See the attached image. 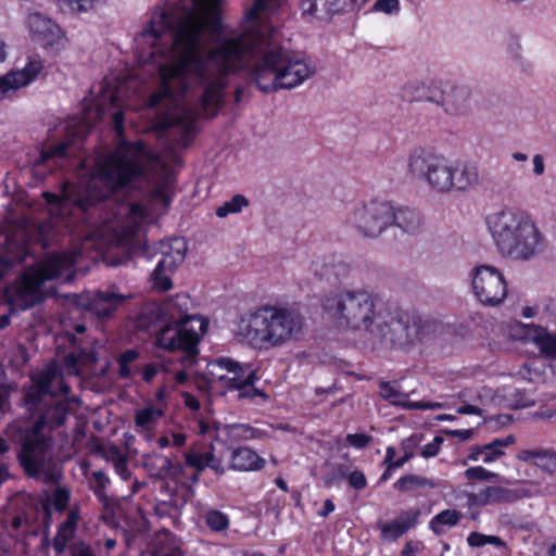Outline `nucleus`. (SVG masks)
<instances>
[{"mask_svg": "<svg viewBox=\"0 0 556 556\" xmlns=\"http://www.w3.org/2000/svg\"><path fill=\"white\" fill-rule=\"evenodd\" d=\"M218 30V11H181L155 45L143 48L135 41L146 62L164 60L157 64L160 87L149 104L165 108L160 126L177 130L182 144L198 117H215L223 108L230 74L249 67L252 80L265 93L293 89L316 74L315 66L282 47L278 36H231L206 50Z\"/></svg>", "mask_w": 556, "mask_h": 556, "instance_id": "1", "label": "nucleus"}, {"mask_svg": "<svg viewBox=\"0 0 556 556\" xmlns=\"http://www.w3.org/2000/svg\"><path fill=\"white\" fill-rule=\"evenodd\" d=\"M113 123L119 137L115 149L84 161V166L90 167L88 178L78 186L65 185L62 197L45 192L48 203L59 205L61 212L79 210L87 213L98 202L125 188H135L141 182H168L167 166L156 154L140 140L123 138V112L113 114Z\"/></svg>", "mask_w": 556, "mask_h": 556, "instance_id": "2", "label": "nucleus"}, {"mask_svg": "<svg viewBox=\"0 0 556 556\" xmlns=\"http://www.w3.org/2000/svg\"><path fill=\"white\" fill-rule=\"evenodd\" d=\"M323 307L338 327L364 333L371 341L406 348L424 341L433 324L392 309L380 298L363 289H343L328 294Z\"/></svg>", "mask_w": 556, "mask_h": 556, "instance_id": "3", "label": "nucleus"}, {"mask_svg": "<svg viewBox=\"0 0 556 556\" xmlns=\"http://www.w3.org/2000/svg\"><path fill=\"white\" fill-rule=\"evenodd\" d=\"M56 378L55 368L47 367L31 375V383L24 388L25 406L37 419L24 438L18 459L29 478L46 484H58L61 472L53 458L51 439L42 430L63 425L68 412V404L52 388Z\"/></svg>", "mask_w": 556, "mask_h": 556, "instance_id": "4", "label": "nucleus"}, {"mask_svg": "<svg viewBox=\"0 0 556 556\" xmlns=\"http://www.w3.org/2000/svg\"><path fill=\"white\" fill-rule=\"evenodd\" d=\"M485 225L497 253L503 257L528 262L544 251L545 236L527 211L501 208L485 217Z\"/></svg>", "mask_w": 556, "mask_h": 556, "instance_id": "5", "label": "nucleus"}, {"mask_svg": "<svg viewBox=\"0 0 556 556\" xmlns=\"http://www.w3.org/2000/svg\"><path fill=\"white\" fill-rule=\"evenodd\" d=\"M407 170L439 194L465 192L480 184L479 168L475 163L454 161L421 147L408 154Z\"/></svg>", "mask_w": 556, "mask_h": 556, "instance_id": "6", "label": "nucleus"}, {"mask_svg": "<svg viewBox=\"0 0 556 556\" xmlns=\"http://www.w3.org/2000/svg\"><path fill=\"white\" fill-rule=\"evenodd\" d=\"M80 254V251H70L45 256L27 268L13 285L7 287L4 291L7 302L20 311L33 307L43 299L42 286L46 281L72 280L74 265Z\"/></svg>", "mask_w": 556, "mask_h": 556, "instance_id": "7", "label": "nucleus"}, {"mask_svg": "<svg viewBox=\"0 0 556 556\" xmlns=\"http://www.w3.org/2000/svg\"><path fill=\"white\" fill-rule=\"evenodd\" d=\"M303 328L304 317L298 311L265 305L243 319L240 330L251 345L269 349L299 340Z\"/></svg>", "mask_w": 556, "mask_h": 556, "instance_id": "8", "label": "nucleus"}, {"mask_svg": "<svg viewBox=\"0 0 556 556\" xmlns=\"http://www.w3.org/2000/svg\"><path fill=\"white\" fill-rule=\"evenodd\" d=\"M148 210L139 204L132 203L128 207L124 224L117 230V237L121 243L129 245L134 251L141 250L142 254L149 258L160 256L157 263L161 268L176 269L180 265L187 252V243L181 238H172L161 240L157 243L148 244L142 226L151 219Z\"/></svg>", "mask_w": 556, "mask_h": 556, "instance_id": "9", "label": "nucleus"}, {"mask_svg": "<svg viewBox=\"0 0 556 556\" xmlns=\"http://www.w3.org/2000/svg\"><path fill=\"white\" fill-rule=\"evenodd\" d=\"M160 305L168 324L184 330L179 333L182 355L178 361L187 369L195 364L199 354L198 344L201 337L206 332L207 324L202 318L189 313L192 303L187 293H178L161 302Z\"/></svg>", "mask_w": 556, "mask_h": 556, "instance_id": "10", "label": "nucleus"}, {"mask_svg": "<svg viewBox=\"0 0 556 556\" xmlns=\"http://www.w3.org/2000/svg\"><path fill=\"white\" fill-rule=\"evenodd\" d=\"M256 371L249 365L222 357L207 365V381L212 388L236 390L238 400L253 401L256 396L267 400V394L255 388Z\"/></svg>", "mask_w": 556, "mask_h": 556, "instance_id": "11", "label": "nucleus"}, {"mask_svg": "<svg viewBox=\"0 0 556 556\" xmlns=\"http://www.w3.org/2000/svg\"><path fill=\"white\" fill-rule=\"evenodd\" d=\"M220 0H190L189 5L173 7L172 4L155 5L149 13L142 29L137 34L135 41L143 48H149L160 41L173 17L181 11H193L197 14L218 11Z\"/></svg>", "mask_w": 556, "mask_h": 556, "instance_id": "12", "label": "nucleus"}, {"mask_svg": "<svg viewBox=\"0 0 556 556\" xmlns=\"http://www.w3.org/2000/svg\"><path fill=\"white\" fill-rule=\"evenodd\" d=\"M392 205L369 201L356 205L348 216V224L361 236L377 238L392 225Z\"/></svg>", "mask_w": 556, "mask_h": 556, "instance_id": "13", "label": "nucleus"}, {"mask_svg": "<svg viewBox=\"0 0 556 556\" xmlns=\"http://www.w3.org/2000/svg\"><path fill=\"white\" fill-rule=\"evenodd\" d=\"M469 279L473 295L484 306H496L507 296L505 276L493 265H476L469 273Z\"/></svg>", "mask_w": 556, "mask_h": 556, "instance_id": "14", "label": "nucleus"}, {"mask_svg": "<svg viewBox=\"0 0 556 556\" xmlns=\"http://www.w3.org/2000/svg\"><path fill=\"white\" fill-rule=\"evenodd\" d=\"M137 327L155 333L156 345L169 352L180 351L181 341H179L180 331L168 324L165 314H163L160 303L146 304L137 318Z\"/></svg>", "mask_w": 556, "mask_h": 556, "instance_id": "15", "label": "nucleus"}, {"mask_svg": "<svg viewBox=\"0 0 556 556\" xmlns=\"http://www.w3.org/2000/svg\"><path fill=\"white\" fill-rule=\"evenodd\" d=\"M473 91L472 88L464 83L443 80L438 106L452 117L468 115L472 110Z\"/></svg>", "mask_w": 556, "mask_h": 556, "instance_id": "16", "label": "nucleus"}, {"mask_svg": "<svg viewBox=\"0 0 556 556\" xmlns=\"http://www.w3.org/2000/svg\"><path fill=\"white\" fill-rule=\"evenodd\" d=\"M224 455L225 450H218L213 444L206 446L194 445L185 453V462L188 467L194 468L198 471L210 468L216 475L222 476L228 468L224 462Z\"/></svg>", "mask_w": 556, "mask_h": 556, "instance_id": "17", "label": "nucleus"}, {"mask_svg": "<svg viewBox=\"0 0 556 556\" xmlns=\"http://www.w3.org/2000/svg\"><path fill=\"white\" fill-rule=\"evenodd\" d=\"M27 25L33 39L45 47L58 46L63 39L61 27L41 13L29 14Z\"/></svg>", "mask_w": 556, "mask_h": 556, "instance_id": "18", "label": "nucleus"}, {"mask_svg": "<svg viewBox=\"0 0 556 556\" xmlns=\"http://www.w3.org/2000/svg\"><path fill=\"white\" fill-rule=\"evenodd\" d=\"M91 124L87 121V117L81 121H78L77 118L70 119L64 127L68 138L65 141L59 142L55 146L43 150L38 163H45L52 157H64L67 149L75 142V140H83L87 136Z\"/></svg>", "mask_w": 556, "mask_h": 556, "instance_id": "19", "label": "nucleus"}, {"mask_svg": "<svg viewBox=\"0 0 556 556\" xmlns=\"http://www.w3.org/2000/svg\"><path fill=\"white\" fill-rule=\"evenodd\" d=\"M311 269L320 278L342 280L351 275L353 265L343 255L334 254L314 261Z\"/></svg>", "mask_w": 556, "mask_h": 556, "instance_id": "20", "label": "nucleus"}, {"mask_svg": "<svg viewBox=\"0 0 556 556\" xmlns=\"http://www.w3.org/2000/svg\"><path fill=\"white\" fill-rule=\"evenodd\" d=\"M275 0H255L253 5L247 12V22L243 30L237 36H249L257 38L260 34L264 37H276L278 34L261 22L262 14L269 10Z\"/></svg>", "mask_w": 556, "mask_h": 556, "instance_id": "21", "label": "nucleus"}, {"mask_svg": "<svg viewBox=\"0 0 556 556\" xmlns=\"http://www.w3.org/2000/svg\"><path fill=\"white\" fill-rule=\"evenodd\" d=\"M42 68L43 64L40 59L29 58L26 66L22 71L11 72L0 77V94L30 84Z\"/></svg>", "mask_w": 556, "mask_h": 556, "instance_id": "22", "label": "nucleus"}, {"mask_svg": "<svg viewBox=\"0 0 556 556\" xmlns=\"http://www.w3.org/2000/svg\"><path fill=\"white\" fill-rule=\"evenodd\" d=\"M125 301V296L114 290L97 291L88 303L78 304L92 312L99 318L111 317Z\"/></svg>", "mask_w": 556, "mask_h": 556, "instance_id": "23", "label": "nucleus"}, {"mask_svg": "<svg viewBox=\"0 0 556 556\" xmlns=\"http://www.w3.org/2000/svg\"><path fill=\"white\" fill-rule=\"evenodd\" d=\"M443 80L409 81L402 89V97L406 101L430 102L438 105Z\"/></svg>", "mask_w": 556, "mask_h": 556, "instance_id": "24", "label": "nucleus"}, {"mask_svg": "<svg viewBox=\"0 0 556 556\" xmlns=\"http://www.w3.org/2000/svg\"><path fill=\"white\" fill-rule=\"evenodd\" d=\"M468 503L475 507H485L497 504L514 503V493L510 489L501 485H489L479 492L468 494Z\"/></svg>", "mask_w": 556, "mask_h": 556, "instance_id": "25", "label": "nucleus"}, {"mask_svg": "<svg viewBox=\"0 0 556 556\" xmlns=\"http://www.w3.org/2000/svg\"><path fill=\"white\" fill-rule=\"evenodd\" d=\"M516 442L513 434H509L503 439H494L492 442L484 445L471 446L468 459L472 462L481 460L484 464H490L505 455L503 451Z\"/></svg>", "mask_w": 556, "mask_h": 556, "instance_id": "26", "label": "nucleus"}, {"mask_svg": "<svg viewBox=\"0 0 556 556\" xmlns=\"http://www.w3.org/2000/svg\"><path fill=\"white\" fill-rule=\"evenodd\" d=\"M419 515V509L404 510L394 520L380 523L378 527L381 530L382 538L397 540L416 526Z\"/></svg>", "mask_w": 556, "mask_h": 556, "instance_id": "27", "label": "nucleus"}, {"mask_svg": "<svg viewBox=\"0 0 556 556\" xmlns=\"http://www.w3.org/2000/svg\"><path fill=\"white\" fill-rule=\"evenodd\" d=\"M264 465L265 459L247 446L232 448L229 453L228 468L232 470L254 471L262 469Z\"/></svg>", "mask_w": 556, "mask_h": 556, "instance_id": "28", "label": "nucleus"}, {"mask_svg": "<svg viewBox=\"0 0 556 556\" xmlns=\"http://www.w3.org/2000/svg\"><path fill=\"white\" fill-rule=\"evenodd\" d=\"M380 395L389 401L391 404L401 406L406 409H437L441 407L439 403L430 402H409L407 401V394L401 392L395 384L391 382L380 383Z\"/></svg>", "mask_w": 556, "mask_h": 556, "instance_id": "29", "label": "nucleus"}, {"mask_svg": "<svg viewBox=\"0 0 556 556\" xmlns=\"http://www.w3.org/2000/svg\"><path fill=\"white\" fill-rule=\"evenodd\" d=\"M505 52L511 63L521 72L530 74L533 72V62L523 51L521 37L518 34L509 33L505 39Z\"/></svg>", "mask_w": 556, "mask_h": 556, "instance_id": "30", "label": "nucleus"}, {"mask_svg": "<svg viewBox=\"0 0 556 556\" xmlns=\"http://www.w3.org/2000/svg\"><path fill=\"white\" fill-rule=\"evenodd\" d=\"M392 225L399 227L403 232L417 235L424 228V217L415 208L405 206L394 210L392 206Z\"/></svg>", "mask_w": 556, "mask_h": 556, "instance_id": "31", "label": "nucleus"}, {"mask_svg": "<svg viewBox=\"0 0 556 556\" xmlns=\"http://www.w3.org/2000/svg\"><path fill=\"white\" fill-rule=\"evenodd\" d=\"M526 334L543 355L556 358V333H552L541 326L529 325Z\"/></svg>", "mask_w": 556, "mask_h": 556, "instance_id": "32", "label": "nucleus"}, {"mask_svg": "<svg viewBox=\"0 0 556 556\" xmlns=\"http://www.w3.org/2000/svg\"><path fill=\"white\" fill-rule=\"evenodd\" d=\"M345 3L346 0H303L302 10L304 14L325 18L342 10Z\"/></svg>", "mask_w": 556, "mask_h": 556, "instance_id": "33", "label": "nucleus"}, {"mask_svg": "<svg viewBox=\"0 0 556 556\" xmlns=\"http://www.w3.org/2000/svg\"><path fill=\"white\" fill-rule=\"evenodd\" d=\"M25 260V249L22 244L7 240L4 255H0V279L9 271L15 263H22Z\"/></svg>", "mask_w": 556, "mask_h": 556, "instance_id": "34", "label": "nucleus"}, {"mask_svg": "<svg viewBox=\"0 0 556 556\" xmlns=\"http://www.w3.org/2000/svg\"><path fill=\"white\" fill-rule=\"evenodd\" d=\"M438 485L439 483L437 481L418 475H406L394 483V488L401 493L426 488L434 489Z\"/></svg>", "mask_w": 556, "mask_h": 556, "instance_id": "35", "label": "nucleus"}, {"mask_svg": "<svg viewBox=\"0 0 556 556\" xmlns=\"http://www.w3.org/2000/svg\"><path fill=\"white\" fill-rule=\"evenodd\" d=\"M76 517L71 513L68 518L61 525L58 533L53 539V548L56 554L64 553L68 541L73 538L75 532Z\"/></svg>", "mask_w": 556, "mask_h": 556, "instance_id": "36", "label": "nucleus"}, {"mask_svg": "<svg viewBox=\"0 0 556 556\" xmlns=\"http://www.w3.org/2000/svg\"><path fill=\"white\" fill-rule=\"evenodd\" d=\"M527 485L510 489V492L514 493V503L523 498V497H533V496H551L556 494V484H546L543 488H540L538 483L527 482Z\"/></svg>", "mask_w": 556, "mask_h": 556, "instance_id": "37", "label": "nucleus"}, {"mask_svg": "<svg viewBox=\"0 0 556 556\" xmlns=\"http://www.w3.org/2000/svg\"><path fill=\"white\" fill-rule=\"evenodd\" d=\"M223 432L230 442L247 441L256 435V430L247 424L225 425Z\"/></svg>", "mask_w": 556, "mask_h": 556, "instance_id": "38", "label": "nucleus"}, {"mask_svg": "<svg viewBox=\"0 0 556 556\" xmlns=\"http://www.w3.org/2000/svg\"><path fill=\"white\" fill-rule=\"evenodd\" d=\"M143 465L149 471L159 477L166 476L173 466L169 458L157 454L144 456Z\"/></svg>", "mask_w": 556, "mask_h": 556, "instance_id": "39", "label": "nucleus"}, {"mask_svg": "<svg viewBox=\"0 0 556 556\" xmlns=\"http://www.w3.org/2000/svg\"><path fill=\"white\" fill-rule=\"evenodd\" d=\"M460 515L457 510L445 509L432 518L430 521V528L434 533L440 534L443 531V526H455L458 523Z\"/></svg>", "mask_w": 556, "mask_h": 556, "instance_id": "40", "label": "nucleus"}, {"mask_svg": "<svg viewBox=\"0 0 556 556\" xmlns=\"http://www.w3.org/2000/svg\"><path fill=\"white\" fill-rule=\"evenodd\" d=\"M247 206H249V200L243 194H236L217 207L216 215L219 218H225L229 214L240 213Z\"/></svg>", "mask_w": 556, "mask_h": 556, "instance_id": "41", "label": "nucleus"}, {"mask_svg": "<svg viewBox=\"0 0 556 556\" xmlns=\"http://www.w3.org/2000/svg\"><path fill=\"white\" fill-rule=\"evenodd\" d=\"M205 525L214 532H223L229 528V518L223 511L211 509L204 514Z\"/></svg>", "mask_w": 556, "mask_h": 556, "instance_id": "42", "label": "nucleus"}, {"mask_svg": "<svg viewBox=\"0 0 556 556\" xmlns=\"http://www.w3.org/2000/svg\"><path fill=\"white\" fill-rule=\"evenodd\" d=\"M162 416L163 409L150 405L136 413L135 424L137 427L148 429Z\"/></svg>", "mask_w": 556, "mask_h": 556, "instance_id": "43", "label": "nucleus"}, {"mask_svg": "<svg viewBox=\"0 0 556 556\" xmlns=\"http://www.w3.org/2000/svg\"><path fill=\"white\" fill-rule=\"evenodd\" d=\"M108 459L113 464L116 473L123 479L130 478V471L127 466V456L123 454L117 447L110 448Z\"/></svg>", "mask_w": 556, "mask_h": 556, "instance_id": "44", "label": "nucleus"}, {"mask_svg": "<svg viewBox=\"0 0 556 556\" xmlns=\"http://www.w3.org/2000/svg\"><path fill=\"white\" fill-rule=\"evenodd\" d=\"M174 269L161 268L160 263L156 264L155 269L152 273L153 288L159 291H167L172 288L170 274Z\"/></svg>", "mask_w": 556, "mask_h": 556, "instance_id": "45", "label": "nucleus"}, {"mask_svg": "<svg viewBox=\"0 0 556 556\" xmlns=\"http://www.w3.org/2000/svg\"><path fill=\"white\" fill-rule=\"evenodd\" d=\"M139 355V352L134 349L126 350L119 355L117 363L119 366L118 372L122 378H130L134 375L130 364L138 359Z\"/></svg>", "mask_w": 556, "mask_h": 556, "instance_id": "46", "label": "nucleus"}, {"mask_svg": "<svg viewBox=\"0 0 556 556\" xmlns=\"http://www.w3.org/2000/svg\"><path fill=\"white\" fill-rule=\"evenodd\" d=\"M91 489L96 496L102 501H106V494L105 489L110 482V479L106 477V475L102 470H97L91 473Z\"/></svg>", "mask_w": 556, "mask_h": 556, "instance_id": "47", "label": "nucleus"}, {"mask_svg": "<svg viewBox=\"0 0 556 556\" xmlns=\"http://www.w3.org/2000/svg\"><path fill=\"white\" fill-rule=\"evenodd\" d=\"M74 13H88L106 0H62Z\"/></svg>", "mask_w": 556, "mask_h": 556, "instance_id": "48", "label": "nucleus"}, {"mask_svg": "<svg viewBox=\"0 0 556 556\" xmlns=\"http://www.w3.org/2000/svg\"><path fill=\"white\" fill-rule=\"evenodd\" d=\"M534 465L549 473L556 472V452L540 448Z\"/></svg>", "mask_w": 556, "mask_h": 556, "instance_id": "49", "label": "nucleus"}, {"mask_svg": "<svg viewBox=\"0 0 556 556\" xmlns=\"http://www.w3.org/2000/svg\"><path fill=\"white\" fill-rule=\"evenodd\" d=\"M463 475L468 481H491L498 477L497 473L489 471L481 466L470 467Z\"/></svg>", "mask_w": 556, "mask_h": 556, "instance_id": "50", "label": "nucleus"}, {"mask_svg": "<svg viewBox=\"0 0 556 556\" xmlns=\"http://www.w3.org/2000/svg\"><path fill=\"white\" fill-rule=\"evenodd\" d=\"M376 11L383 12L387 14L395 13L400 10L399 0H378L374 5Z\"/></svg>", "mask_w": 556, "mask_h": 556, "instance_id": "51", "label": "nucleus"}, {"mask_svg": "<svg viewBox=\"0 0 556 556\" xmlns=\"http://www.w3.org/2000/svg\"><path fill=\"white\" fill-rule=\"evenodd\" d=\"M346 441L353 447L364 448L371 442V437L365 433H353L346 435Z\"/></svg>", "mask_w": 556, "mask_h": 556, "instance_id": "52", "label": "nucleus"}, {"mask_svg": "<svg viewBox=\"0 0 556 556\" xmlns=\"http://www.w3.org/2000/svg\"><path fill=\"white\" fill-rule=\"evenodd\" d=\"M442 443H443V438L437 435L432 442L422 446L420 454L425 458L433 457L439 453L440 446Z\"/></svg>", "mask_w": 556, "mask_h": 556, "instance_id": "53", "label": "nucleus"}, {"mask_svg": "<svg viewBox=\"0 0 556 556\" xmlns=\"http://www.w3.org/2000/svg\"><path fill=\"white\" fill-rule=\"evenodd\" d=\"M348 481L356 490H363L367 484L365 475L359 470L352 471L348 477Z\"/></svg>", "mask_w": 556, "mask_h": 556, "instance_id": "54", "label": "nucleus"}, {"mask_svg": "<svg viewBox=\"0 0 556 556\" xmlns=\"http://www.w3.org/2000/svg\"><path fill=\"white\" fill-rule=\"evenodd\" d=\"M151 201L153 204L160 203L163 208H167L170 199L162 187H157L152 191Z\"/></svg>", "mask_w": 556, "mask_h": 556, "instance_id": "55", "label": "nucleus"}, {"mask_svg": "<svg viewBox=\"0 0 556 556\" xmlns=\"http://www.w3.org/2000/svg\"><path fill=\"white\" fill-rule=\"evenodd\" d=\"M71 556H96L92 547L85 543L78 542L71 546Z\"/></svg>", "mask_w": 556, "mask_h": 556, "instance_id": "56", "label": "nucleus"}, {"mask_svg": "<svg viewBox=\"0 0 556 556\" xmlns=\"http://www.w3.org/2000/svg\"><path fill=\"white\" fill-rule=\"evenodd\" d=\"M70 501V493L65 489H58L54 493V507L61 511L66 508Z\"/></svg>", "mask_w": 556, "mask_h": 556, "instance_id": "57", "label": "nucleus"}, {"mask_svg": "<svg viewBox=\"0 0 556 556\" xmlns=\"http://www.w3.org/2000/svg\"><path fill=\"white\" fill-rule=\"evenodd\" d=\"M161 370H165L163 364H149L142 369V379L149 383Z\"/></svg>", "mask_w": 556, "mask_h": 556, "instance_id": "58", "label": "nucleus"}, {"mask_svg": "<svg viewBox=\"0 0 556 556\" xmlns=\"http://www.w3.org/2000/svg\"><path fill=\"white\" fill-rule=\"evenodd\" d=\"M484 539L485 534L479 532H471L467 538V542L472 547H481L485 545Z\"/></svg>", "mask_w": 556, "mask_h": 556, "instance_id": "59", "label": "nucleus"}, {"mask_svg": "<svg viewBox=\"0 0 556 556\" xmlns=\"http://www.w3.org/2000/svg\"><path fill=\"white\" fill-rule=\"evenodd\" d=\"M533 163V174L535 176H541L545 172V163L542 154H535L532 159Z\"/></svg>", "mask_w": 556, "mask_h": 556, "instance_id": "60", "label": "nucleus"}, {"mask_svg": "<svg viewBox=\"0 0 556 556\" xmlns=\"http://www.w3.org/2000/svg\"><path fill=\"white\" fill-rule=\"evenodd\" d=\"M540 448L536 450H522L517 454V458L522 462H535L538 459Z\"/></svg>", "mask_w": 556, "mask_h": 556, "instance_id": "61", "label": "nucleus"}, {"mask_svg": "<svg viewBox=\"0 0 556 556\" xmlns=\"http://www.w3.org/2000/svg\"><path fill=\"white\" fill-rule=\"evenodd\" d=\"M517 375L523 380L533 381V375L539 376V372L535 370L533 371L531 367L526 363L519 368Z\"/></svg>", "mask_w": 556, "mask_h": 556, "instance_id": "62", "label": "nucleus"}, {"mask_svg": "<svg viewBox=\"0 0 556 556\" xmlns=\"http://www.w3.org/2000/svg\"><path fill=\"white\" fill-rule=\"evenodd\" d=\"M446 434L448 435H452V437H456L458 438L460 441H468L471 439V437L473 435V430L472 429H466V430H446L445 431Z\"/></svg>", "mask_w": 556, "mask_h": 556, "instance_id": "63", "label": "nucleus"}, {"mask_svg": "<svg viewBox=\"0 0 556 556\" xmlns=\"http://www.w3.org/2000/svg\"><path fill=\"white\" fill-rule=\"evenodd\" d=\"M457 413L462 415H482V409L476 405L465 404L457 408Z\"/></svg>", "mask_w": 556, "mask_h": 556, "instance_id": "64", "label": "nucleus"}]
</instances>
